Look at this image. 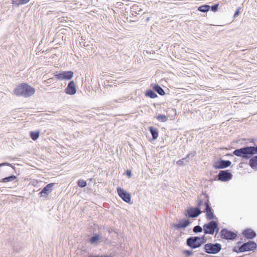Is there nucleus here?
Masks as SVG:
<instances>
[{
    "label": "nucleus",
    "mask_w": 257,
    "mask_h": 257,
    "mask_svg": "<svg viewBox=\"0 0 257 257\" xmlns=\"http://www.w3.org/2000/svg\"><path fill=\"white\" fill-rule=\"evenodd\" d=\"M232 154L245 160H248L251 157L257 154V146H244L234 150Z\"/></svg>",
    "instance_id": "1"
},
{
    "label": "nucleus",
    "mask_w": 257,
    "mask_h": 257,
    "mask_svg": "<svg viewBox=\"0 0 257 257\" xmlns=\"http://www.w3.org/2000/svg\"><path fill=\"white\" fill-rule=\"evenodd\" d=\"M206 242L204 235L202 236H192L186 239V245L191 249H196L201 247Z\"/></svg>",
    "instance_id": "2"
},
{
    "label": "nucleus",
    "mask_w": 257,
    "mask_h": 257,
    "mask_svg": "<svg viewBox=\"0 0 257 257\" xmlns=\"http://www.w3.org/2000/svg\"><path fill=\"white\" fill-rule=\"evenodd\" d=\"M35 89L28 83H22L17 86V95L29 97L35 93Z\"/></svg>",
    "instance_id": "3"
},
{
    "label": "nucleus",
    "mask_w": 257,
    "mask_h": 257,
    "mask_svg": "<svg viewBox=\"0 0 257 257\" xmlns=\"http://www.w3.org/2000/svg\"><path fill=\"white\" fill-rule=\"evenodd\" d=\"M257 248V244L253 241L249 240L243 242L240 246H235L232 251L235 252H243L246 251H254Z\"/></svg>",
    "instance_id": "4"
},
{
    "label": "nucleus",
    "mask_w": 257,
    "mask_h": 257,
    "mask_svg": "<svg viewBox=\"0 0 257 257\" xmlns=\"http://www.w3.org/2000/svg\"><path fill=\"white\" fill-rule=\"evenodd\" d=\"M203 249L205 252L208 254H216L222 249V245L219 243H207L204 244Z\"/></svg>",
    "instance_id": "5"
},
{
    "label": "nucleus",
    "mask_w": 257,
    "mask_h": 257,
    "mask_svg": "<svg viewBox=\"0 0 257 257\" xmlns=\"http://www.w3.org/2000/svg\"><path fill=\"white\" fill-rule=\"evenodd\" d=\"M74 75V72L72 71H63L56 72L55 74V77L60 81L70 80Z\"/></svg>",
    "instance_id": "6"
},
{
    "label": "nucleus",
    "mask_w": 257,
    "mask_h": 257,
    "mask_svg": "<svg viewBox=\"0 0 257 257\" xmlns=\"http://www.w3.org/2000/svg\"><path fill=\"white\" fill-rule=\"evenodd\" d=\"M220 236L222 239L233 240L237 237V235L234 232L224 228L220 230Z\"/></svg>",
    "instance_id": "7"
},
{
    "label": "nucleus",
    "mask_w": 257,
    "mask_h": 257,
    "mask_svg": "<svg viewBox=\"0 0 257 257\" xmlns=\"http://www.w3.org/2000/svg\"><path fill=\"white\" fill-rule=\"evenodd\" d=\"M232 178V174L228 170L220 171L217 176V180L221 182H227Z\"/></svg>",
    "instance_id": "8"
},
{
    "label": "nucleus",
    "mask_w": 257,
    "mask_h": 257,
    "mask_svg": "<svg viewBox=\"0 0 257 257\" xmlns=\"http://www.w3.org/2000/svg\"><path fill=\"white\" fill-rule=\"evenodd\" d=\"M231 165V162L229 160H224L221 158L215 161L213 167L215 169H222L229 167Z\"/></svg>",
    "instance_id": "9"
},
{
    "label": "nucleus",
    "mask_w": 257,
    "mask_h": 257,
    "mask_svg": "<svg viewBox=\"0 0 257 257\" xmlns=\"http://www.w3.org/2000/svg\"><path fill=\"white\" fill-rule=\"evenodd\" d=\"M116 190L118 196L123 201L127 203H132L130 193L120 187H117Z\"/></svg>",
    "instance_id": "10"
},
{
    "label": "nucleus",
    "mask_w": 257,
    "mask_h": 257,
    "mask_svg": "<svg viewBox=\"0 0 257 257\" xmlns=\"http://www.w3.org/2000/svg\"><path fill=\"white\" fill-rule=\"evenodd\" d=\"M202 211L201 210V208H196V207H190L187 209L185 215L189 218H196L199 216Z\"/></svg>",
    "instance_id": "11"
},
{
    "label": "nucleus",
    "mask_w": 257,
    "mask_h": 257,
    "mask_svg": "<svg viewBox=\"0 0 257 257\" xmlns=\"http://www.w3.org/2000/svg\"><path fill=\"white\" fill-rule=\"evenodd\" d=\"M215 221L210 220L209 222L205 223L203 226L204 235L205 234L213 235L214 233V224Z\"/></svg>",
    "instance_id": "12"
},
{
    "label": "nucleus",
    "mask_w": 257,
    "mask_h": 257,
    "mask_svg": "<svg viewBox=\"0 0 257 257\" xmlns=\"http://www.w3.org/2000/svg\"><path fill=\"white\" fill-rule=\"evenodd\" d=\"M191 223V222H190L189 220L186 218H183L180 219L178 221V223L177 224H172L171 226L172 227L179 230L180 229H184L189 226Z\"/></svg>",
    "instance_id": "13"
},
{
    "label": "nucleus",
    "mask_w": 257,
    "mask_h": 257,
    "mask_svg": "<svg viewBox=\"0 0 257 257\" xmlns=\"http://www.w3.org/2000/svg\"><path fill=\"white\" fill-rule=\"evenodd\" d=\"M77 90L74 81H70L66 88L65 89V92L67 94L74 95L76 93Z\"/></svg>",
    "instance_id": "14"
},
{
    "label": "nucleus",
    "mask_w": 257,
    "mask_h": 257,
    "mask_svg": "<svg viewBox=\"0 0 257 257\" xmlns=\"http://www.w3.org/2000/svg\"><path fill=\"white\" fill-rule=\"evenodd\" d=\"M55 183H51L47 184L46 186H45L41 191L40 192V194L42 197L47 196L50 193H51L52 191V188L55 185Z\"/></svg>",
    "instance_id": "15"
},
{
    "label": "nucleus",
    "mask_w": 257,
    "mask_h": 257,
    "mask_svg": "<svg viewBox=\"0 0 257 257\" xmlns=\"http://www.w3.org/2000/svg\"><path fill=\"white\" fill-rule=\"evenodd\" d=\"M243 236L248 239H252L255 237L256 232L250 228H246L242 232Z\"/></svg>",
    "instance_id": "16"
},
{
    "label": "nucleus",
    "mask_w": 257,
    "mask_h": 257,
    "mask_svg": "<svg viewBox=\"0 0 257 257\" xmlns=\"http://www.w3.org/2000/svg\"><path fill=\"white\" fill-rule=\"evenodd\" d=\"M204 212L205 213L206 218L208 220H213L216 218L214 214V210L211 206L205 207Z\"/></svg>",
    "instance_id": "17"
},
{
    "label": "nucleus",
    "mask_w": 257,
    "mask_h": 257,
    "mask_svg": "<svg viewBox=\"0 0 257 257\" xmlns=\"http://www.w3.org/2000/svg\"><path fill=\"white\" fill-rule=\"evenodd\" d=\"M152 89L159 95L163 96L165 94L164 90L158 84H152Z\"/></svg>",
    "instance_id": "18"
},
{
    "label": "nucleus",
    "mask_w": 257,
    "mask_h": 257,
    "mask_svg": "<svg viewBox=\"0 0 257 257\" xmlns=\"http://www.w3.org/2000/svg\"><path fill=\"white\" fill-rule=\"evenodd\" d=\"M148 130L151 134L152 137V140H156L159 136V131L158 129L154 126H149Z\"/></svg>",
    "instance_id": "19"
},
{
    "label": "nucleus",
    "mask_w": 257,
    "mask_h": 257,
    "mask_svg": "<svg viewBox=\"0 0 257 257\" xmlns=\"http://www.w3.org/2000/svg\"><path fill=\"white\" fill-rule=\"evenodd\" d=\"M248 160L249 166L253 169H257V155L251 157Z\"/></svg>",
    "instance_id": "20"
},
{
    "label": "nucleus",
    "mask_w": 257,
    "mask_h": 257,
    "mask_svg": "<svg viewBox=\"0 0 257 257\" xmlns=\"http://www.w3.org/2000/svg\"><path fill=\"white\" fill-rule=\"evenodd\" d=\"M101 239V236L99 234L95 233L89 238V241L91 244H94L97 243V241Z\"/></svg>",
    "instance_id": "21"
},
{
    "label": "nucleus",
    "mask_w": 257,
    "mask_h": 257,
    "mask_svg": "<svg viewBox=\"0 0 257 257\" xmlns=\"http://www.w3.org/2000/svg\"><path fill=\"white\" fill-rule=\"evenodd\" d=\"M145 95L151 98H155L158 97L157 94L155 93V91L152 89H149L146 90L145 92Z\"/></svg>",
    "instance_id": "22"
},
{
    "label": "nucleus",
    "mask_w": 257,
    "mask_h": 257,
    "mask_svg": "<svg viewBox=\"0 0 257 257\" xmlns=\"http://www.w3.org/2000/svg\"><path fill=\"white\" fill-rule=\"evenodd\" d=\"M16 179V176L14 175H11L5 178H2L0 180V182H9L12 181Z\"/></svg>",
    "instance_id": "23"
},
{
    "label": "nucleus",
    "mask_w": 257,
    "mask_h": 257,
    "mask_svg": "<svg viewBox=\"0 0 257 257\" xmlns=\"http://www.w3.org/2000/svg\"><path fill=\"white\" fill-rule=\"evenodd\" d=\"M30 136L33 141H36L40 136V131H31L30 132Z\"/></svg>",
    "instance_id": "24"
},
{
    "label": "nucleus",
    "mask_w": 257,
    "mask_h": 257,
    "mask_svg": "<svg viewBox=\"0 0 257 257\" xmlns=\"http://www.w3.org/2000/svg\"><path fill=\"white\" fill-rule=\"evenodd\" d=\"M210 6L204 5L199 7L198 8V11L202 13H206L210 10Z\"/></svg>",
    "instance_id": "25"
},
{
    "label": "nucleus",
    "mask_w": 257,
    "mask_h": 257,
    "mask_svg": "<svg viewBox=\"0 0 257 257\" xmlns=\"http://www.w3.org/2000/svg\"><path fill=\"white\" fill-rule=\"evenodd\" d=\"M156 119L160 122H164L168 120V117L164 114H159L156 117Z\"/></svg>",
    "instance_id": "26"
},
{
    "label": "nucleus",
    "mask_w": 257,
    "mask_h": 257,
    "mask_svg": "<svg viewBox=\"0 0 257 257\" xmlns=\"http://www.w3.org/2000/svg\"><path fill=\"white\" fill-rule=\"evenodd\" d=\"M201 195L198 197L196 202V208H200L201 206L204 204L203 199L201 198Z\"/></svg>",
    "instance_id": "27"
},
{
    "label": "nucleus",
    "mask_w": 257,
    "mask_h": 257,
    "mask_svg": "<svg viewBox=\"0 0 257 257\" xmlns=\"http://www.w3.org/2000/svg\"><path fill=\"white\" fill-rule=\"evenodd\" d=\"M188 162H189V161L187 160V159H186L185 157H184V158L177 161L176 163L177 165H178L179 166H183L185 164H187V163Z\"/></svg>",
    "instance_id": "28"
},
{
    "label": "nucleus",
    "mask_w": 257,
    "mask_h": 257,
    "mask_svg": "<svg viewBox=\"0 0 257 257\" xmlns=\"http://www.w3.org/2000/svg\"><path fill=\"white\" fill-rule=\"evenodd\" d=\"M203 230V227L200 225H196L193 228V231L196 234L201 232Z\"/></svg>",
    "instance_id": "29"
},
{
    "label": "nucleus",
    "mask_w": 257,
    "mask_h": 257,
    "mask_svg": "<svg viewBox=\"0 0 257 257\" xmlns=\"http://www.w3.org/2000/svg\"><path fill=\"white\" fill-rule=\"evenodd\" d=\"M77 185L78 187H80V188H84L87 185V182L85 180H78L77 181Z\"/></svg>",
    "instance_id": "30"
},
{
    "label": "nucleus",
    "mask_w": 257,
    "mask_h": 257,
    "mask_svg": "<svg viewBox=\"0 0 257 257\" xmlns=\"http://www.w3.org/2000/svg\"><path fill=\"white\" fill-rule=\"evenodd\" d=\"M196 151H191L186 156L185 158L189 162L190 158H193L194 157H195L196 156Z\"/></svg>",
    "instance_id": "31"
},
{
    "label": "nucleus",
    "mask_w": 257,
    "mask_h": 257,
    "mask_svg": "<svg viewBox=\"0 0 257 257\" xmlns=\"http://www.w3.org/2000/svg\"><path fill=\"white\" fill-rule=\"evenodd\" d=\"M30 0H17V7L28 4Z\"/></svg>",
    "instance_id": "32"
},
{
    "label": "nucleus",
    "mask_w": 257,
    "mask_h": 257,
    "mask_svg": "<svg viewBox=\"0 0 257 257\" xmlns=\"http://www.w3.org/2000/svg\"><path fill=\"white\" fill-rule=\"evenodd\" d=\"M218 7H219V4L218 3L215 4L214 5L210 6V9L213 12H216L218 10Z\"/></svg>",
    "instance_id": "33"
},
{
    "label": "nucleus",
    "mask_w": 257,
    "mask_h": 257,
    "mask_svg": "<svg viewBox=\"0 0 257 257\" xmlns=\"http://www.w3.org/2000/svg\"><path fill=\"white\" fill-rule=\"evenodd\" d=\"M183 254H184L186 256L189 257L190 255H192L193 253V251L192 250H184L183 251Z\"/></svg>",
    "instance_id": "34"
},
{
    "label": "nucleus",
    "mask_w": 257,
    "mask_h": 257,
    "mask_svg": "<svg viewBox=\"0 0 257 257\" xmlns=\"http://www.w3.org/2000/svg\"><path fill=\"white\" fill-rule=\"evenodd\" d=\"M214 232H216L217 233H218L219 232V226H218V223L217 221H215V224H214Z\"/></svg>",
    "instance_id": "35"
},
{
    "label": "nucleus",
    "mask_w": 257,
    "mask_h": 257,
    "mask_svg": "<svg viewBox=\"0 0 257 257\" xmlns=\"http://www.w3.org/2000/svg\"><path fill=\"white\" fill-rule=\"evenodd\" d=\"M204 204L205 205V208L211 207L209 199H205V201L204 202Z\"/></svg>",
    "instance_id": "36"
},
{
    "label": "nucleus",
    "mask_w": 257,
    "mask_h": 257,
    "mask_svg": "<svg viewBox=\"0 0 257 257\" xmlns=\"http://www.w3.org/2000/svg\"><path fill=\"white\" fill-rule=\"evenodd\" d=\"M241 9V8L239 7L237 8V9L235 11V13H234V14L233 15V17L234 18H235V17H237L239 13H240V10Z\"/></svg>",
    "instance_id": "37"
},
{
    "label": "nucleus",
    "mask_w": 257,
    "mask_h": 257,
    "mask_svg": "<svg viewBox=\"0 0 257 257\" xmlns=\"http://www.w3.org/2000/svg\"><path fill=\"white\" fill-rule=\"evenodd\" d=\"M125 174L128 177H131L132 176V173L131 170H127L125 172Z\"/></svg>",
    "instance_id": "38"
},
{
    "label": "nucleus",
    "mask_w": 257,
    "mask_h": 257,
    "mask_svg": "<svg viewBox=\"0 0 257 257\" xmlns=\"http://www.w3.org/2000/svg\"><path fill=\"white\" fill-rule=\"evenodd\" d=\"M12 166L11 164L8 163V162H3L2 163H0V168L3 167V166Z\"/></svg>",
    "instance_id": "39"
},
{
    "label": "nucleus",
    "mask_w": 257,
    "mask_h": 257,
    "mask_svg": "<svg viewBox=\"0 0 257 257\" xmlns=\"http://www.w3.org/2000/svg\"><path fill=\"white\" fill-rule=\"evenodd\" d=\"M201 195H202L204 196L205 199H209V196L208 194L207 193H206V191L202 192V193Z\"/></svg>",
    "instance_id": "40"
},
{
    "label": "nucleus",
    "mask_w": 257,
    "mask_h": 257,
    "mask_svg": "<svg viewBox=\"0 0 257 257\" xmlns=\"http://www.w3.org/2000/svg\"><path fill=\"white\" fill-rule=\"evenodd\" d=\"M12 2V4H13V6H16V0H11V1Z\"/></svg>",
    "instance_id": "41"
},
{
    "label": "nucleus",
    "mask_w": 257,
    "mask_h": 257,
    "mask_svg": "<svg viewBox=\"0 0 257 257\" xmlns=\"http://www.w3.org/2000/svg\"><path fill=\"white\" fill-rule=\"evenodd\" d=\"M126 99V98L123 97V98L119 99V100H117L116 101V102H121V100H124V99Z\"/></svg>",
    "instance_id": "42"
},
{
    "label": "nucleus",
    "mask_w": 257,
    "mask_h": 257,
    "mask_svg": "<svg viewBox=\"0 0 257 257\" xmlns=\"http://www.w3.org/2000/svg\"><path fill=\"white\" fill-rule=\"evenodd\" d=\"M88 257H99V255H90L89 256H88Z\"/></svg>",
    "instance_id": "43"
},
{
    "label": "nucleus",
    "mask_w": 257,
    "mask_h": 257,
    "mask_svg": "<svg viewBox=\"0 0 257 257\" xmlns=\"http://www.w3.org/2000/svg\"><path fill=\"white\" fill-rule=\"evenodd\" d=\"M99 257H111V256L107 255H99Z\"/></svg>",
    "instance_id": "44"
},
{
    "label": "nucleus",
    "mask_w": 257,
    "mask_h": 257,
    "mask_svg": "<svg viewBox=\"0 0 257 257\" xmlns=\"http://www.w3.org/2000/svg\"><path fill=\"white\" fill-rule=\"evenodd\" d=\"M16 92H17V90H16V87L14 88V89H13V92L16 95Z\"/></svg>",
    "instance_id": "45"
},
{
    "label": "nucleus",
    "mask_w": 257,
    "mask_h": 257,
    "mask_svg": "<svg viewBox=\"0 0 257 257\" xmlns=\"http://www.w3.org/2000/svg\"><path fill=\"white\" fill-rule=\"evenodd\" d=\"M52 78H50V79H48V80H47V81H48V83H50V82H52V81H51V80H52Z\"/></svg>",
    "instance_id": "46"
},
{
    "label": "nucleus",
    "mask_w": 257,
    "mask_h": 257,
    "mask_svg": "<svg viewBox=\"0 0 257 257\" xmlns=\"http://www.w3.org/2000/svg\"><path fill=\"white\" fill-rule=\"evenodd\" d=\"M150 17L147 18L146 19V22H149L150 21Z\"/></svg>",
    "instance_id": "47"
},
{
    "label": "nucleus",
    "mask_w": 257,
    "mask_h": 257,
    "mask_svg": "<svg viewBox=\"0 0 257 257\" xmlns=\"http://www.w3.org/2000/svg\"><path fill=\"white\" fill-rule=\"evenodd\" d=\"M12 167L13 168V169H14V170H15V171H16V169H15V167L14 166H12Z\"/></svg>",
    "instance_id": "48"
},
{
    "label": "nucleus",
    "mask_w": 257,
    "mask_h": 257,
    "mask_svg": "<svg viewBox=\"0 0 257 257\" xmlns=\"http://www.w3.org/2000/svg\"><path fill=\"white\" fill-rule=\"evenodd\" d=\"M241 243V242L240 241H238V242H237V244H240V243Z\"/></svg>",
    "instance_id": "49"
},
{
    "label": "nucleus",
    "mask_w": 257,
    "mask_h": 257,
    "mask_svg": "<svg viewBox=\"0 0 257 257\" xmlns=\"http://www.w3.org/2000/svg\"><path fill=\"white\" fill-rule=\"evenodd\" d=\"M250 142H252V143H254V140H253V139H252Z\"/></svg>",
    "instance_id": "50"
},
{
    "label": "nucleus",
    "mask_w": 257,
    "mask_h": 257,
    "mask_svg": "<svg viewBox=\"0 0 257 257\" xmlns=\"http://www.w3.org/2000/svg\"><path fill=\"white\" fill-rule=\"evenodd\" d=\"M111 230H112V229H111V230H109V232H111Z\"/></svg>",
    "instance_id": "51"
},
{
    "label": "nucleus",
    "mask_w": 257,
    "mask_h": 257,
    "mask_svg": "<svg viewBox=\"0 0 257 257\" xmlns=\"http://www.w3.org/2000/svg\"><path fill=\"white\" fill-rule=\"evenodd\" d=\"M111 230H112V229H111V230H109V232H111Z\"/></svg>",
    "instance_id": "52"
},
{
    "label": "nucleus",
    "mask_w": 257,
    "mask_h": 257,
    "mask_svg": "<svg viewBox=\"0 0 257 257\" xmlns=\"http://www.w3.org/2000/svg\"><path fill=\"white\" fill-rule=\"evenodd\" d=\"M17 166L19 165V163H17Z\"/></svg>",
    "instance_id": "53"
},
{
    "label": "nucleus",
    "mask_w": 257,
    "mask_h": 257,
    "mask_svg": "<svg viewBox=\"0 0 257 257\" xmlns=\"http://www.w3.org/2000/svg\"><path fill=\"white\" fill-rule=\"evenodd\" d=\"M17 117H19V115H17Z\"/></svg>",
    "instance_id": "54"
}]
</instances>
